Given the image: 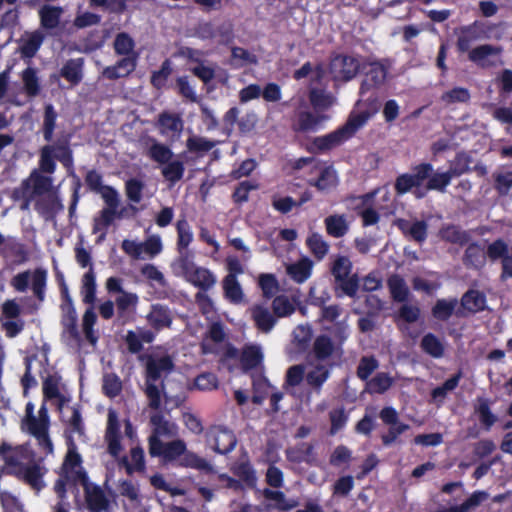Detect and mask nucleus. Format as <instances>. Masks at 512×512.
<instances>
[{"label": "nucleus", "mask_w": 512, "mask_h": 512, "mask_svg": "<svg viewBox=\"0 0 512 512\" xmlns=\"http://www.w3.org/2000/svg\"><path fill=\"white\" fill-rule=\"evenodd\" d=\"M327 233L335 238L343 237L348 231V223L344 215H331L325 219Z\"/></svg>", "instance_id": "bb28decb"}, {"label": "nucleus", "mask_w": 512, "mask_h": 512, "mask_svg": "<svg viewBox=\"0 0 512 512\" xmlns=\"http://www.w3.org/2000/svg\"><path fill=\"white\" fill-rule=\"evenodd\" d=\"M475 410L479 414L480 421L487 427H490L496 421V417L491 413L489 409V403L487 399L478 398Z\"/></svg>", "instance_id": "680f3d73"}, {"label": "nucleus", "mask_w": 512, "mask_h": 512, "mask_svg": "<svg viewBox=\"0 0 512 512\" xmlns=\"http://www.w3.org/2000/svg\"><path fill=\"white\" fill-rule=\"evenodd\" d=\"M55 147V151L53 152V156L62 162L66 167H70L72 165V154L69 149L68 141L66 139L59 140Z\"/></svg>", "instance_id": "13d9d810"}, {"label": "nucleus", "mask_w": 512, "mask_h": 512, "mask_svg": "<svg viewBox=\"0 0 512 512\" xmlns=\"http://www.w3.org/2000/svg\"><path fill=\"white\" fill-rule=\"evenodd\" d=\"M35 203L36 210L47 219L62 208L58 199L57 191L37 196Z\"/></svg>", "instance_id": "2eb2a0df"}, {"label": "nucleus", "mask_w": 512, "mask_h": 512, "mask_svg": "<svg viewBox=\"0 0 512 512\" xmlns=\"http://www.w3.org/2000/svg\"><path fill=\"white\" fill-rule=\"evenodd\" d=\"M457 303V299L438 300L432 309V314L435 318L445 321L453 314Z\"/></svg>", "instance_id": "ea45409f"}, {"label": "nucleus", "mask_w": 512, "mask_h": 512, "mask_svg": "<svg viewBox=\"0 0 512 512\" xmlns=\"http://www.w3.org/2000/svg\"><path fill=\"white\" fill-rule=\"evenodd\" d=\"M309 101L316 111H325L335 103V97L323 89L310 88Z\"/></svg>", "instance_id": "4be33fe9"}, {"label": "nucleus", "mask_w": 512, "mask_h": 512, "mask_svg": "<svg viewBox=\"0 0 512 512\" xmlns=\"http://www.w3.org/2000/svg\"><path fill=\"white\" fill-rule=\"evenodd\" d=\"M159 123L163 129V131H171L174 133H180L183 129V122L180 117L163 113L159 116Z\"/></svg>", "instance_id": "09e8293b"}, {"label": "nucleus", "mask_w": 512, "mask_h": 512, "mask_svg": "<svg viewBox=\"0 0 512 512\" xmlns=\"http://www.w3.org/2000/svg\"><path fill=\"white\" fill-rule=\"evenodd\" d=\"M489 494L483 490L474 491L463 503L460 505L441 507L436 512H470L477 508L482 502L487 500Z\"/></svg>", "instance_id": "dca6fc26"}, {"label": "nucleus", "mask_w": 512, "mask_h": 512, "mask_svg": "<svg viewBox=\"0 0 512 512\" xmlns=\"http://www.w3.org/2000/svg\"><path fill=\"white\" fill-rule=\"evenodd\" d=\"M441 99L447 104L456 102L465 103L470 99V93L466 88L457 87L448 92H445Z\"/></svg>", "instance_id": "69168bd1"}, {"label": "nucleus", "mask_w": 512, "mask_h": 512, "mask_svg": "<svg viewBox=\"0 0 512 512\" xmlns=\"http://www.w3.org/2000/svg\"><path fill=\"white\" fill-rule=\"evenodd\" d=\"M392 384V378L386 373H378L368 382V388L373 393H383Z\"/></svg>", "instance_id": "5fc2aeb1"}, {"label": "nucleus", "mask_w": 512, "mask_h": 512, "mask_svg": "<svg viewBox=\"0 0 512 512\" xmlns=\"http://www.w3.org/2000/svg\"><path fill=\"white\" fill-rule=\"evenodd\" d=\"M494 188L500 196L509 193L512 187V171H500L493 174Z\"/></svg>", "instance_id": "79ce46f5"}, {"label": "nucleus", "mask_w": 512, "mask_h": 512, "mask_svg": "<svg viewBox=\"0 0 512 512\" xmlns=\"http://www.w3.org/2000/svg\"><path fill=\"white\" fill-rule=\"evenodd\" d=\"M334 350L331 339L327 336H319L314 342V352L318 359L328 358Z\"/></svg>", "instance_id": "3c124183"}, {"label": "nucleus", "mask_w": 512, "mask_h": 512, "mask_svg": "<svg viewBox=\"0 0 512 512\" xmlns=\"http://www.w3.org/2000/svg\"><path fill=\"white\" fill-rule=\"evenodd\" d=\"M440 236L443 240L447 242L459 245H464L468 243L470 240L469 233L463 231L460 227L455 225H449L447 227L442 228L440 230Z\"/></svg>", "instance_id": "cd10ccee"}, {"label": "nucleus", "mask_w": 512, "mask_h": 512, "mask_svg": "<svg viewBox=\"0 0 512 512\" xmlns=\"http://www.w3.org/2000/svg\"><path fill=\"white\" fill-rule=\"evenodd\" d=\"M378 367V362L373 357H363L357 368V376L366 380L372 372Z\"/></svg>", "instance_id": "774afa93"}, {"label": "nucleus", "mask_w": 512, "mask_h": 512, "mask_svg": "<svg viewBox=\"0 0 512 512\" xmlns=\"http://www.w3.org/2000/svg\"><path fill=\"white\" fill-rule=\"evenodd\" d=\"M422 349L432 357L439 358L443 356L444 346L442 342L433 334L425 335L421 340Z\"/></svg>", "instance_id": "58836bf2"}, {"label": "nucleus", "mask_w": 512, "mask_h": 512, "mask_svg": "<svg viewBox=\"0 0 512 512\" xmlns=\"http://www.w3.org/2000/svg\"><path fill=\"white\" fill-rule=\"evenodd\" d=\"M149 324L159 330L169 327L172 322V316L168 308L162 305H153L150 313L147 315Z\"/></svg>", "instance_id": "412c9836"}, {"label": "nucleus", "mask_w": 512, "mask_h": 512, "mask_svg": "<svg viewBox=\"0 0 512 512\" xmlns=\"http://www.w3.org/2000/svg\"><path fill=\"white\" fill-rule=\"evenodd\" d=\"M272 308L277 317H287L295 311L294 304L285 295L274 298Z\"/></svg>", "instance_id": "c03bdc74"}, {"label": "nucleus", "mask_w": 512, "mask_h": 512, "mask_svg": "<svg viewBox=\"0 0 512 512\" xmlns=\"http://www.w3.org/2000/svg\"><path fill=\"white\" fill-rule=\"evenodd\" d=\"M387 67L380 62L371 63V69L366 75V79L362 82L360 94L363 96L371 87H379L383 85L387 78Z\"/></svg>", "instance_id": "ddd939ff"}, {"label": "nucleus", "mask_w": 512, "mask_h": 512, "mask_svg": "<svg viewBox=\"0 0 512 512\" xmlns=\"http://www.w3.org/2000/svg\"><path fill=\"white\" fill-rule=\"evenodd\" d=\"M44 37L39 32L32 33L20 47L21 54L24 57L31 58L38 51Z\"/></svg>", "instance_id": "37998d69"}, {"label": "nucleus", "mask_w": 512, "mask_h": 512, "mask_svg": "<svg viewBox=\"0 0 512 512\" xmlns=\"http://www.w3.org/2000/svg\"><path fill=\"white\" fill-rule=\"evenodd\" d=\"M380 417L383 420V422L391 425L389 432L382 436L385 445L391 444L400 433L408 429V425L398 423L397 413L391 407H386L382 409V411L380 412Z\"/></svg>", "instance_id": "f8f14e48"}, {"label": "nucleus", "mask_w": 512, "mask_h": 512, "mask_svg": "<svg viewBox=\"0 0 512 512\" xmlns=\"http://www.w3.org/2000/svg\"><path fill=\"white\" fill-rule=\"evenodd\" d=\"M352 262L346 256H337L332 263L331 273L336 282L351 276Z\"/></svg>", "instance_id": "c9c22d12"}, {"label": "nucleus", "mask_w": 512, "mask_h": 512, "mask_svg": "<svg viewBox=\"0 0 512 512\" xmlns=\"http://www.w3.org/2000/svg\"><path fill=\"white\" fill-rule=\"evenodd\" d=\"M54 146L46 145L40 151V170L44 173L52 174L55 171V162L53 160Z\"/></svg>", "instance_id": "de8ad7c7"}, {"label": "nucleus", "mask_w": 512, "mask_h": 512, "mask_svg": "<svg viewBox=\"0 0 512 512\" xmlns=\"http://www.w3.org/2000/svg\"><path fill=\"white\" fill-rule=\"evenodd\" d=\"M184 172V165L180 161H169L167 165L162 169L163 176L171 181L177 182L179 181Z\"/></svg>", "instance_id": "4d7b16f0"}, {"label": "nucleus", "mask_w": 512, "mask_h": 512, "mask_svg": "<svg viewBox=\"0 0 512 512\" xmlns=\"http://www.w3.org/2000/svg\"><path fill=\"white\" fill-rule=\"evenodd\" d=\"M387 285L395 301L405 302L408 300L410 291L405 280L400 275L392 274L387 280Z\"/></svg>", "instance_id": "5701e85b"}, {"label": "nucleus", "mask_w": 512, "mask_h": 512, "mask_svg": "<svg viewBox=\"0 0 512 512\" xmlns=\"http://www.w3.org/2000/svg\"><path fill=\"white\" fill-rule=\"evenodd\" d=\"M136 67L135 58L125 57L121 59L116 65L106 67L102 71V76L109 80H116L118 78L128 76Z\"/></svg>", "instance_id": "a211bd4d"}, {"label": "nucleus", "mask_w": 512, "mask_h": 512, "mask_svg": "<svg viewBox=\"0 0 512 512\" xmlns=\"http://www.w3.org/2000/svg\"><path fill=\"white\" fill-rule=\"evenodd\" d=\"M325 116L315 115L311 112L302 111L297 116V122L293 129L298 132H308L314 130L323 120Z\"/></svg>", "instance_id": "393cba45"}, {"label": "nucleus", "mask_w": 512, "mask_h": 512, "mask_svg": "<svg viewBox=\"0 0 512 512\" xmlns=\"http://www.w3.org/2000/svg\"><path fill=\"white\" fill-rule=\"evenodd\" d=\"M231 472L238 477L247 487L254 488L257 483L256 472L253 469L251 463L246 461L236 462L231 467Z\"/></svg>", "instance_id": "6ab92c4d"}, {"label": "nucleus", "mask_w": 512, "mask_h": 512, "mask_svg": "<svg viewBox=\"0 0 512 512\" xmlns=\"http://www.w3.org/2000/svg\"><path fill=\"white\" fill-rule=\"evenodd\" d=\"M399 229L409 235L417 242H422L426 238L427 224L424 221L409 222L407 220L400 219L397 221Z\"/></svg>", "instance_id": "b1692460"}, {"label": "nucleus", "mask_w": 512, "mask_h": 512, "mask_svg": "<svg viewBox=\"0 0 512 512\" xmlns=\"http://www.w3.org/2000/svg\"><path fill=\"white\" fill-rule=\"evenodd\" d=\"M364 94L363 96L360 94L361 98L358 100L357 105L359 107L366 106L367 109L365 111L360 112L359 114H352L351 116H366L367 120L370 118L371 115L376 113L380 108V101L378 97L371 95L367 98H365Z\"/></svg>", "instance_id": "864d4df0"}, {"label": "nucleus", "mask_w": 512, "mask_h": 512, "mask_svg": "<svg viewBox=\"0 0 512 512\" xmlns=\"http://www.w3.org/2000/svg\"><path fill=\"white\" fill-rule=\"evenodd\" d=\"M21 187L24 195L34 197L56 191L52 185V178L42 175L39 170H33Z\"/></svg>", "instance_id": "9d476101"}, {"label": "nucleus", "mask_w": 512, "mask_h": 512, "mask_svg": "<svg viewBox=\"0 0 512 512\" xmlns=\"http://www.w3.org/2000/svg\"><path fill=\"white\" fill-rule=\"evenodd\" d=\"M122 463L128 474L145 470L144 450H130V458L123 457Z\"/></svg>", "instance_id": "473e14b6"}, {"label": "nucleus", "mask_w": 512, "mask_h": 512, "mask_svg": "<svg viewBox=\"0 0 512 512\" xmlns=\"http://www.w3.org/2000/svg\"><path fill=\"white\" fill-rule=\"evenodd\" d=\"M120 432L119 422L115 411L109 410L108 412V424L106 429V440L108 442V448H120Z\"/></svg>", "instance_id": "c85d7f7f"}, {"label": "nucleus", "mask_w": 512, "mask_h": 512, "mask_svg": "<svg viewBox=\"0 0 512 512\" xmlns=\"http://www.w3.org/2000/svg\"><path fill=\"white\" fill-rule=\"evenodd\" d=\"M329 376V369L325 365H316L306 375L307 383L314 389H320Z\"/></svg>", "instance_id": "a19ab883"}, {"label": "nucleus", "mask_w": 512, "mask_h": 512, "mask_svg": "<svg viewBox=\"0 0 512 512\" xmlns=\"http://www.w3.org/2000/svg\"><path fill=\"white\" fill-rule=\"evenodd\" d=\"M486 255L484 247L478 243H471L465 250L463 263L467 267L479 269L484 266Z\"/></svg>", "instance_id": "aec40b11"}, {"label": "nucleus", "mask_w": 512, "mask_h": 512, "mask_svg": "<svg viewBox=\"0 0 512 512\" xmlns=\"http://www.w3.org/2000/svg\"><path fill=\"white\" fill-rule=\"evenodd\" d=\"M148 155L154 161L161 164L168 163L173 157V153L169 147L156 142L149 148Z\"/></svg>", "instance_id": "a18cd8bd"}, {"label": "nucleus", "mask_w": 512, "mask_h": 512, "mask_svg": "<svg viewBox=\"0 0 512 512\" xmlns=\"http://www.w3.org/2000/svg\"><path fill=\"white\" fill-rule=\"evenodd\" d=\"M223 289L225 296L233 303H239L242 301L243 292L240 284L238 283L236 276L228 274L223 280Z\"/></svg>", "instance_id": "72a5a7b5"}, {"label": "nucleus", "mask_w": 512, "mask_h": 512, "mask_svg": "<svg viewBox=\"0 0 512 512\" xmlns=\"http://www.w3.org/2000/svg\"><path fill=\"white\" fill-rule=\"evenodd\" d=\"M471 158L465 153H459L451 162L448 172L452 177H457L470 169Z\"/></svg>", "instance_id": "49530a36"}, {"label": "nucleus", "mask_w": 512, "mask_h": 512, "mask_svg": "<svg viewBox=\"0 0 512 512\" xmlns=\"http://www.w3.org/2000/svg\"><path fill=\"white\" fill-rule=\"evenodd\" d=\"M152 457H162L166 462H175L184 467L211 473L212 465L204 458L199 457L190 450H149Z\"/></svg>", "instance_id": "7ed1b4c3"}, {"label": "nucleus", "mask_w": 512, "mask_h": 512, "mask_svg": "<svg viewBox=\"0 0 512 512\" xmlns=\"http://www.w3.org/2000/svg\"><path fill=\"white\" fill-rule=\"evenodd\" d=\"M311 253L315 258L321 260L329 251V244L318 233H313L306 240Z\"/></svg>", "instance_id": "4c0bfd02"}, {"label": "nucleus", "mask_w": 512, "mask_h": 512, "mask_svg": "<svg viewBox=\"0 0 512 512\" xmlns=\"http://www.w3.org/2000/svg\"><path fill=\"white\" fill-rule=\"evenodd\" d=\"M80 484L84 490V498L87 509L90 512H108L110 500L104 490L97 484L89 481L87 472L79 473Z\"/></svg>", "instance_id": "423d86ee"}, {"label": "nucleus", "mask_w": 512, "mask_h": 512, "mask_svg": "<svg viewBox=\"0 0 512 512\" xmlns=\"http://www.w3.org/2000/svg\"><path fill=\"white\" fill-rule=\"evenodd\" d=\"M173 369L170 357H149L146 363L145 394L149 400V407L158 409L161 404V396L164 395V383L161 381L162 373Z\"/></svg>", "instance_id": "f257e3e1"}, {"label": "nucleus", "mask_w": 512, "mask_h": 512, "mask_svg": "<svg viewBox=\"0 0 512 512\" xmlns=\"http://www.w3.org/2000/svg\"><path fill=\"white\" fill-rule=\"evenodd\" d=\"M485 302L484 294L476 290L466 292L461 300L463 308L473 313L483 310Z\"/></svg>", "instance_id": "7c9ffc66"}, {"label": "nucleus", "mask_w": 512, "mask_h": 512, "mask_svg": "<svg viewBox=\"0 0 512 512\" xmlns=\"http://www.w3.org/2000/svg\"><path fill=\"white\" fill-rule=\"evenodd\" d=\"M22 80L29 96H36L39 93L38 78L33 68H27L23 71Z\"/></svg>", "instance_id": "6e6d98bb"}, {"label": "nucleus", "mask_w": 512, "mask_h": 512, "mask_svg": "<svg viewBox=\"0 0 512 512\" xmlns=\"http://www.w3.org/2000/svg\"><path fill=\"white\" fill-rule=\"evenodd\" d=\"M185 278L195 286L204 290L209 289L215 283V278L207 269L197 266Z\"/></svg>", "instance_id": "a878e982"}, {"label": "nucleus", "mask_w": 512, "mask_h": 512, "mask_svg": "<svg viewBox=\"0 0 512 512\" xmlns=\"http://www.w3.org/2000/svg\"><path fill=\"white\" fill-rule=\"evenodd\" d=\"M502 48L484 44L477 46L469 52V59L481 68H489L501 64Z\"/></svg>", "instance_id": "1a4fd4ad"}, {"label": "nucleus", "mask_w": 512, "mask_h": 512, "mask_svg": "<svg viewBox=\"0 0 512 512\" xmlns=\"http://www.w3.org/2000/svg\"><path fill=\"white\" fill-rule=\"evenodd\" d=\"M153 434L149 437V448H185V443L181 440L164 441L161 438H172L176 427L174 424L166 421L162 415L156 413L150 418Z\"/></svg>", "instance_id": "20e7f679"}, {"label": "nucleus", "mask_w": 512, "mask_h": 512, "mask_svg": "<svg viewBox=\"0 0 512 512\" xmlns=\"http://www.w3.org/2000/svg\"><path fill=\"white\" fill-rule=\"evenodd\" d=\"M0 503L3 512H22V505L12 493L0 490Z\"/></svg>", "instance_id": "bf43d9fd"}, {"label": "nucleus", "mask_w": 512, "mask_h": 512, "mask_svg": "<svg viewBox=\"0 0 512 512\" xmlns=\"http://www.w3.org/2000/svg\"><path fill=\"white\" fill-rule=\"evenodd\" d=\"M63 10L61 7L45 5L41 8L39 14L41 25L46 29L56 28L60 22V16Z\"/></svg>", "instance_id": "2f4dec72"}, {"label": "nucleus", "mask_w": 512, "mask_h": 512, "mask_svg": "<svg viewBox=\"0 0 512 512\" xmlns=\"http://www.w3.org/2000/svg\"><path fill=\"white\" fill-rule=\"evenodd\" d=\"M329 70L333 80L347 82L358 74L360 63L352 56L337 55L331 60Z\"/></svg>", "instance_id": "6e6552de"}, {"label": "nucleus", "mask_w": 512, "mask_h": 512, "mask_svg": "<svg viewBox=\"0 0 512 512\" xmlns=\"http://www.w3.org/2000/svg\"><path fill=\"white\" fill-rule=\"evenodd\" d=\"M367 121L366 116H350L347 122L338 130L314 140L319 150H330L352 137L356 131Z\"/></svg>", "instance_id": "f03ea898"}, {"label": "nucleus", "mask_w": 512, "mask_h": 512, "mask_svg": "<svg viewBox=\"0 0 512 512\" xmlns=\"http://www.w3.org/2000/svg\"><path fill=\"white\" fill-rule=\"evenodd\" d=\"M80 472H86L82 467L81 455L77 450H68L61 467V473L71 479L72 485H77L80 484Z\"/></svg>", "instance_id": "9b49d317"}, {"label": "nucleus", "mask_w": 512, "mask_h": 512, "mask_svg": "<svg viewBox=\"0 0 512 512\" xmlns=\"http://www.w3.org/2000/svg\"><path fill=\"white\" fill-rule=\"evenodd\" d=\"M82 59H71L63 66L61 75L71 83L77 84L82 78Z\"/></svg>", "instance_id": "e433bc0d"}, {"label": "nucleus", "mask_w": 512, "mask_h": 512, "mask_svg": "<svg viewBox=\"0 0 512 512\" xmlns=\"http://www.w3.org/2000/svg\"><path fill=\"white\" fill-rule=\"evenodd\" d=\"M337 183V175L335 170L330 167H327L322 170L320 177L318 180L313 183L319 190H325L330 187L335 186Z\"/></svg>", "instance_id": "0e129e2a"}, {"label": "nucleus", "mask_w": 512, "mask_h": 512, "mask_svg": "<svg viewBox=\"0 0 512 512\" xmlns=\"http://www.w3.org/2000/svg\"><path fill=\"white\" fill-rule=\"evenodd\" d=\"M460 378H461V373L459 372L458 374H456L453 377L446 380L443 383V385L438 386L435 389H433V391L431 393L432 398L434 400L442 401L446 397L448 392L454 390L457 387Z\"/></svg>", "instance_id": "8fccbe9b"}, {"label": "nucleus", "mask_w": 512, "mask_h": 512, "mask_svg": "<svg viewBox=\"0 0 512 512\" xmlns=\"http://www.w3.org/2000/svg\"><path fill=\"white\" fill-rule=\"evenodd\" d=\"M177 232H178V242L177 248L178 251H188L187 247L192 241V234L189 231V225L185 219H181L177 222Z\"/></svg>", "instance_id": "603ef678"}, {"label": "nucleus", "mask_w": 512, "mask_h": 512, "mask_svg": "<svg viewBox=\"0 0 512 512\" xmlns=\"http://www.w3.org/2000/svg\"><path fill=\"white\" fill-rule=\"evenodd\" d=\"M312 268V261L308 258H302L298 262L287 266V273L297 282L305 281Z\"/></svg>", "instance_id": "c756f323"}, {"label": "nucleus", "mask_w": 512, "mask_h": 512, "mask_svg": "<svg viewBox=\"0 0 512 512\" xmlns=\"http://www.w3.org/2000/svg\"><path fill=\"white\" fill-rule=\"evenodd\" d=\"M134 48V41L127 33H119L114 41V49L119 55H128Z\"/></svg>", "instance_id": "e2e57ef3"}, {"label": "nucleus", "mask_w": 512, "mask_h": 512, "mask_svg": "<svg viewBox=\"0 0 512 512\" xmlns=\"http://www.w3.org/2000/svg\"><path fill=\"white\" fill-rule=\"evenodd\" d=\"M31 283L33 293L39 301L44 300V289L46 286V271L37 268L34 271L18 273L11 279V286L18 292H25Z\"/></svg>", "instance_id": "39448f33"}, {"label": "nucleus", "mask_w": 512, "mask_h": 512, "mask_svg": "<svg viewBox=\"0 0 512 512\" xmlns=\"http://www.w3.org/2000/svg\"><path fill=\"white\" fill-rule=\"evenodd\" d=\"M232 60L236 62V65L243 66L245 64H256L257 57L251 54L246 49L241 47H233L231 50Z\"/></svg>", "instance_id": "338daca9"}, {"label": "nucleus", "mask_w": 512, "mask_h": 512, "mask_svg": "<svg viewBox=\"0 0 512 512\" xmlns=\"http://www.w3.org/2000/svg\"><path fill=\"white\" fill-rule=\"evenodd\" d=\"M32 411L33 405L29 403L26 406V425L28 431L38 439L39 445L51 448L52 443L47 434L49 421L46 408L43 406L39 410L37 417L32 415Z\"/></svg>", "instance_id": "0eeeda50"}, {"label": "nucleus", "mask_w": 512, "mask_h": 512, "mask_svg": "<svg viewBox=\"0 0 512 512\" xmlns=\"http://www.w3.org/2000/svg\"><path fill=\"white\" fill-rule=\"evenodd\" d=\"M262 358L261 348L256 345H251L243 349L241 363L244 369H252L261 363Z\"/></svg>", "instance_id": "f704fd0d"}, {"label": "nucleus", "mask_w": 512, "mask_h": 512, "mask_svg": "<svg viewBox=\"0 0 512 512\" xmlns=\"http://www.w3.org/2000/svg\"><path fill=\"white\" fill-rule=\"evenodd\" d=\"M208 444L211 448H234L237 440L231 431L218 427L208 433Z\"/></svg>", "instance_id": "f3484780"}, {"label": "nucleus", "mask_w": 512, "mask_h": 512, "mask_svg": "<svg viewBox=\"0 0 512 512\" xmlns=\"http://www.w3.org/2000/svg\"><path fill=\"white\" fill-rule=\"evenodd\" d=\"M354 488V479L351 475L338 478L333 485V495L346 497Z\"/></svg>", "instance_id": "052dcab7"}, {"label": "nucleus", "mask_w": 512, "mask_h": 512, "mask_svg": "<svg viewBox=\"0 0 512 512\" xmlns=\"http://www.w3.org/2000/svg\"><path fill=\"white\" fill-rule=\"evenodd\" d=\"M250 313L255 326L261 332L268 333L273 329L276 319L268 307L256 304L250 308Z\"/></svg>", "instance_id": "4468645a"}]
</instances>
